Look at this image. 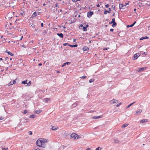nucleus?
Returning a JSON list of instances; mask_svg holds the SVG:
<instances>
[{
  "instance_id": "0e129e2a",
  "label": "nucleus",
  "mask_w": 150,
  "mask_h": 150,
  "mask_svg": "<svg viewBox=\"0 0 150 150\" xmlns=\"http://www.w3.org/2000/svg\"><path fill=\"white\" fill-rule=\"evenodd\" d=\"M97 6L98 7H99L100 6V5L99 4H98L97 5Z\"/></svg>"
},
{
  "instance_id": "37998d69",
  "label": "nucleus",
  "mask_w": 150,
  "mask_h": 150,
  "mask_svg": "<svg viewBox=\"0 0 150 150\" xmlns=\"http://www.w3.org/2000/svg\"><path fill=\"white\" fill-rule=\"evenodd\" d=\"M4 119V117H0V120H1Z\"/></svg>"
},
{
  "instance_id": "ddd939ff",
  "label": "nucleus",
  "mask_w": 150,
  "mask_h": 150,
  "mask_svg": "<svg viewBox=\"0 0 150 150\" xmlns=\"http://www.w3.org/2000/svg\"><path fill=\"white\" fill-rule=\"evenodd\" d=\"M70 64V62H66L64 63L63 65H62L61 66L62 67H64L66 65H69Z\"/></svg>"
},
{
  "instance_id": "680f3d73",
  "label": "nucleus",
  "mask_w": 150,
  "mask_h": 150,
  "mask_svg": "<svg viewBox=\"0 0 150 150\" xmlns=\"http://www.w3.org/2000/svg\"><path fill=\"white\" fill-rule=\"evenodd\" d=\"M137 9L136 8H134V12H136V11Z\"/></svg>"
},
{
  "instance_id": "6ab92c4d",
  "label": "nucleus",
  "mask_w": 150,
  "mask_h": 150,
  "mask_svg": "<svg viewBox=\"0 0 150 150\" xmlns=\"http://www.w3.org/2000/svg\"><path fill=\"white\" fill-rule=\"evenodd\" d=\"M147 122V120L146 119H143L140 121L141 123H143Z\"/></svg>"
},
{
  "instance_id": "69168bd1",
  "label": "nucleus",
  "mask_w": 150,
  "mask_h": 150,
  "mask_svg": "<svg viewBox=\"0 0 150 150\" xmlns=\"http://www.w3.org/2000/svg\"><path fill=\"white\" fill-rule=\"evenodd\" d=\"M109 11H111V9L110 8H109Z\"/></svg>"
},
{
  "instance_id": "e433bc0d",
  "label": "nucleus",
  "mask_w": 150,
  "mask_h": 150,
  "mask_svg": "<svg viewBox=\"0 0 150 150\" xmlns=\"http://www.w3.org/2000/svg\"><path fill=\"white\" fill-rule=\"evenodd\" d=\"M69 44L68 43H64L63 44V45L64 46H66V45H68L69 46Z\"/></svg>"
},
{
  "instance_id": "dca6fc26",
  "label": "nucleus",
  "mask_w": 150,
  "mask_h": 150,
  "mask_svg": "<svg viewBox=\"0 0 150 150\" xmlns=\"http://www.w3.org/2000/svg\"><path fill=\"white\" fill-rule=\"evenodd\" d=\"M37 16V13L36 12H35L32 16V18L35 17Z\"/></svg>"
},
{
  "instance_id": "6e6d98bb",
  "label": "nucleus",
  "mask_w": 150,
  "mask_h": 150,
  "mask_svg": "<svg viewBox=\"0 0 150 150\" xmlns=\"http://www.w3.org/2000/svg\"><path fill=\"white\" fill-rule=\"evenodd\" d=\"M86 150H91L90 148H87Z\"/></svg>"
},
{
  "instance_id": "bf43d9fd",
  "label": "nucleus",
  "mask_w": 150,
  "mask_h": 150,
  "mask_svg": "<svg viewBox=\"0 0 150 150\" xmlns=\"http://www.w3.org/2000/svg\"><path fill=\"white\" fill-rule=\"evenodd\" d=\"M38 65L39 66H41L42 65V64L41 63H40L38 64Z\"/></svg>"
},
{
  "instance_id": "4468645a",
  "label": "nucleus",
  "mask_w": 150,
  "mask_h": 150,
  "mask_svg": "<svg viewBox=\"0 0 150 150\" xmlns=\"http://www.w3.org/2000/svg\"><path fill=\"white\" fill-rule=\"evenodd\" d=\"M57 35L58 36H59V37H60V38H63L64 36L63 34L62 33H57Z\"/></svg>"
},
{
  "instance_id": "e2e57ef3",
  "label": "nucleus",
  "mask_w": 150,
  "mask_h": 150,
  "mask_svg": "<svg viewBox=\"0 0 150 150\" xmlns=\"http://www.w3.org/2000/svg\"><path fill=\"white\" fill-rule=\"evenodd\" d=\"M2 59H3L2 58H0V61H1V60H2Z\"/></svg>"
},
{
  "instance_id": "a878e982",
  "label": "nucleus",
  "mask_w": 150,
  "mask_h": 150,
  "mask_svg": "<svg viewBox=\"0 0 150 150\" xmlns=\"http://www.w3.org/2000/svg\"><path fill=\"white\" fill-rule=\"evenodd\" d=\"M30 118H34L35 117V116L34 115H32L30 116Z\"/></svg>"
},
{
  "instance_id": "4d7b16f0",
  "label": "nucleus",
  "mask_w": 150,
  "mask_h": 150,
  "mask_svg": "<svg viewBox=\"0 0 150 150\" xmlns=\"http://www.w3.org/2000/svg\"><path fill=\"white\" fill-rule=\"evenodd\" d=\"M43 33H47L46 31V30H44L43 31Z\"/></svg>"
},
{
  "instance_id": "052dcab7",
  "label": "nucleus",
  "mask_w": 150,
  "mask_h": 150,
  "mask_svg": "<svg viewBox=\"0 0 150 150\" xmlns=\"http://www.w3.org/2000/svg\"><path fill=\"white\" fill-rule=\"evenodd\" d=\"M23 38V36H22L21 38V39H20V40H21Z\"/></svg>"
},
{
  "instance_id": "2eb2a0df",
  "label": "nucleus",
  "mask_w": 150,
  "mask_h": 150,
  "mask_svg": "<svg viewBox=\"0 0 150 150\" xmlns=\"http://www.w3.org/2000/svg\"><path fill=\"white\" fill-rule=\"evenodd\" d=\"M142 110L141 109H139L136 111V113L137 114H140L141 113Z\"/></svg>"
},
{
  "instance_id": "f8f14e48",
  "label": "nucleus",
  "mask_w": 150,
  "mask_h": 150,
  "mask_svg": "<svg viewBox=\"0 0 150 150\" xmlns=\"http://www.w3.org/2000/svg\"><path fill=\"white\" fill-rule=\"evenodd\" d=\"M83 50L84 51H87L89 50V48L87 46H84L83 48Z\"/></svg>"
},
{
  "instance_id": "774afa93",
  "label": "nucleus",
  "mask_w": 150,
  "mask_h": 150,
  "mask_svg": "<svg viewBox=\"0 0 150 150\" xmlns=\"http://www.w3.org/2000/svg\"><path fill=\"white\" fill-rule=\"evenodd\" d=\"M35 150H40V149H35Z\"/></svg>"
},
{
  "instance_id": "5701e85b",
  "label": "nucleus",
  "mask_w": 150,
  "mask_h": 150,
  "mask_svg": "<svg viewBox=\"0 0 150 150\" xmlns=\"http://www.w3.org/2000/svg\"><path fill=\"white\" fill-rule=\"evenodd\" d=\"M69 46L71 47H77L78 46V45L77 44H75V45H69Z\"/></svg>"
},
{
  "instance_id": "39448f33",
  "label": "nucleus",
  "mask_w": 150,
  "mask_h": 150,
  "mask_svg": "<svg viewBox=\"0 0 150 150\" xmlns=\"http://www.w3.org/2000/svg\"><path fill=\"white\" fill-rule=\"evenodd\" d=\"M93 14V11H90L88 12L87 14L88 17L90 18L91 17Z\"/></svg>"
},
{
  "instance_id": "473e14b6",
  "label": "nucleus",
  "mask_w": 150,
  "mask_h": 150,
  "mask_svg": "<svg viewBox=\"0 0 150 150\" xmlns=\"http://www.w3.org/2000/svg\"><path fill=\"white\" fill-rule=\"evenodd\" d=\"M102 117H102V115H100V116H96V118H97V119H99L100 118Z\"/></svg>"
},
{
  "instance_id": "79ce46f5",
  "label": "nucleus",
  "mask_w": 150,
  "mask_h": 150,
  "mask_svg": "<svg viewBox=\"0 0 150 150\" xmlns=\"http://www.w3.org/2000/svg\"><path fill=\"white\" fill-rule=\"evenodd\" d=\"M28 133H29V134L30 135H31L32 134V132L31 131H29L28 132Z\"/></svg>"
},
{
  "instance_id": "09e8293b",
  "label": "nucleus",
  "mask_w": 150,
  "mask_h": 150,
  "mask_svg": "<svg viewBox=\"0 0 150 150\" xmlns=\"http://www.w3.org/2000/svg\"><path fill=\"white\" fill-rule=\"evenodd\" d=\"M57 4H55L54 5V6H55V7H57L58 8H59V7H58V6H57Z\"/></svg>"
},
{
  "instance_id": "aec40b11",
  "label": "nucleus",
  "mask_w": 150,
  "mask_h": 150,
  "mask_svg": "<svg viewBox=\"0 0 150 150\" xmlns=\"http://www.w3.org/2000/svg\"><path fill=\"white\" fill-rule=\"evenodd\" d=\"M135 103V102H134L131 104H130L129 105H128L126 108V109H127L128 108H129L130 106H131V105H132L133 104H134V103Z\"/></svg>"
},
{
  "instance_id": "49530a36",
  "label": "nucleus",
  "mask_w": 150,
  "mask_h": 150,
  "mask_svg": "<svg viewBox=\"0 0 150 150\" xmlns=\"http://www.w3.org/2000/svg\"><path fill=\"white\" fill-rule=\"evenodd\" d=\"M105 6L106 8H108L109 7V5L108 4H106L105 5Z\"/></svg>"
},
{
  "instance_id": "0eeeda50",
  "label": "nucleus",
  "mask_w": 150,
  "mask_h": 150,
  "mask_svg": "<svg viewBox=\"0 0 150 150\" xmlns=\"http://www.w3.org/2000/svg\"><path fill=\"white\" fill-rule=\"evenodd\" d=\"M126 5H123L122 4H120L119 5V8L120 9L122 8L125 9Z\"/></svg>"
},
{
  "instance_id": "f3484780",
  "label": "nucleus",
  "mask_w": 150,
  "mask_h": 150,
  "mask_svg": "<svg viewBox=\"0 0 150 150\" xmlns=\"http://www.w3.org/2000/svg\"><path fill=\"white\" fill-rule=\"evenodd\" d=\"M114 143H118L119 142V140L117 139H114Z\"/></svg>"
},
{
  "instance_id": "9b49d317",
  "label": "nucleus",
  "mask_w": 150,
  "mask_h": 150,
  "mask_svg": "<svg viewBox=\"0 0 150 150\" xmlns=\"http://www.w3.org/2000/svg\"><path fill=\"white\" fill-rule=\"evenodd\" d=\"M136 23V21H135L133 23V24H131V25H127V27L128 28L129 27H132L134 25V24H135Z\"/></svg>"
},
{
  "instance_id": "1a4fd4ad",
  "label": "nucleus",
  "mask_w": 150,
  "mask_h": 150,
  "mask_svg": "<svg viewBox=\"0 0 150 150\" xmlns=\"http://www.w3.org/2000/svg\"><path fill=\"white\" fill-rule=\"evenodd\" d=\"M16 83V81L15 80L13 81H11L9 83V85H11L13 84H15Z\"/></svg>"
},
{
  "instance_id": "603ef678",
  "label": "nucleus",
  "mask_w": 150,
  "mask_h": 150,
  "mask_svg": "<svg viewBox=\"0 0 150 150\" xmlns=\"http://www.w3.org/2000/svg\"><path fill=\"white\" fill-rule=\"evenodd\" d=\"M109 24H113V22L112 21H111L109 22Z\"/></svg>"
},
{
  "instance_id": "ea45409f",
  "label": "nucleus",
  "mask_w": 150,
  "mask_h": 150,
  "mask_svg": "<svg viewBox=\"0 0 150 150\" xmlns=\"http://www.w3.org/2000/svg\"><path fill=\"white\" fill-rule=\"evenodd\" d=\"M77 105V103H76L72 105H73V106L74 107H75Z\"/></svg>"
},
{
  "instance_id": "de8ad7c7",
  "label": "nucleus",
  "mask_w": 150,
  "mask_h": 150,
  "mask_svg": "<svg viewBox=\"0 0 150 150\" xmlns=\"http://www.w3.org/2000/svg\"><path fill=\"white\" fill-rule=\"evenodd\" d=\"M108 49V48H103V50H107Z\"/></svg>"
},
{
  "instance_id": "338daca9",
  "label": "nucleus",
  "mask_w": 150,
  "mask_h": 150,
  "mask_svg": "<svg viewBox=\"0 0 150 150\" xmlns=\"http://www.w3.org/2000/svg\"><path fill=\"white\" fill-rule=\"evenodd\" d=\"M43 6H45L46 5V4H43Z\"/></svg>"
},
{
  "instance_id": "c03bdc74",
  "label": "nucleus",
  "mask_w": 150,
  "mask_h": 150,
  "mask_svg": "<svg viewBox=\"0 0 150 150\" xmlns=\"http://www.w3.org/2000/svg\"><path fill=\"white\" fill-rule=\"evenodd\" d=\"M95 111H92V110H90L89 112V113H91V112H95Z\"/></svg>"
},
{
  "instance_id": "a18cd8bd",
  "label": "nucleus",
  "mask_w": 150,
  "mask_h": 150,
  "mask_svg": "<svg viewBox=\"0 0 150 150\" xmlns=\"http://www.w3.org/2000/svg\"><path fill=\"white\" fill-rule=\"evenodd\" d=\"M145 39V37H142V38H140V40H142L144 39Z\"/></svg>"
},
{
  "instance_id": "a211bd4d",
  "label": "nucleus",
  "mask_w": 150,
  "mask_h": 150,
  "mask_svg": "<svg viewBox=\"0 0 150 150\" xmlns=\"http://www.w3.org/2000/svg\"><path fill=\"white\" fill-rule=\"evenodd\" d=\"M6 52L8 54L11 55V56H13V54L10 52L8 51L7 50H6Z\"/></svg>"
},
{
  "instance_id": "9d476101",
  "label": "nucleus",
  "mask_w": 150,
  "mask_h": 150,
  "mask_svg": "<svg viewBox=\"0 0 150 150\" xmlns=\"http://www.w3.org/2000/svg\"><path fill=\"white\" fill-rule=\"evenodd\" d=\"M50 100V98H44L43 99V101L45 103H47V102Z\"/></svg>"
},
{
  "instance_id": "4be33fe9",
  "label": "nucleus",
  "mask_w": 150,
  "mask_h": 150,
  "mask_svg": "<svg viewBox=\"0 0 150 150\" xmlns=\"http://www.w3.org/2000/svg\"><path fill=\"white\" fill-rule=\"evenodd\" d=\"M128 125V124L127 123H125L122 126V127L123 128H125V127H127Z\"/></svg>"
},
{
  "instance_id": "a19ab883",
  "label": "nucleus",
  "mask_w": 150,
  "mask_h": 150,
  "mask_svg": "<svg viewBox=\"0 0 150 150\" xmlns=\"http://www.w3.org/2000/svg\"><path fill=\"white\" fill-rule=\"evenodd\" d=\"M8 149V148H2V150H7Z\"/></svg>"
},
{
  "instance_id": "7ed1b4c3",
  "label": "nucleus",
  "mask_w": 150,
  "mask_h": 150,
  "mask_svg": "<svg viewBox=\"0 0 150 150\" xmlns=\"http://www.w3.org/2000/svg\"><path fill=\"white\" fill-rule=\"evenodd\" d=\"M41 139H38L36 143V145L39 146H41Z\"/></svg>"
},
{
  "instance_id": "cd10ccee",
  "label": "nucleus",
  "mask_w": 150,
  "mask_h": 150,
  "mask_svg": "<svg viewBox=\"0 0 150 150\" xmlns=\"http://www.w3.org/2000/svg\"><path fill=\"white\" fill-rule=\"evenodd\" d=\"M31 81H30L28 82V83H27V86H30L31 85Z\"/></svg>"
},
{
  "instance_id": "7c9ffc66",
  "label": "nucleus",
  "mask_w": 150,
  "mask_h": 150,
  "mask_svg": "<svg viewBox=\"0 0 150 150\" xmlns=\"http://www.w3.org/2000/svg\"><path fill=\"white\" fill-rule=\"evenodd\" d=\"M83 31H86L87 30L86 28L85 27V26L83 27Z\"/></svg>"
},
{
  "instance_id": "20e7f679",
  "label": "nucleus",
  "mask_w": 150,
  "mask_h": 150,
  "mask_svg": "<svg viewBox=\"0 0 150 150\" xmlns=\"http://www.w3.org/2000/svg\"><path fill=\"white\" fill-rule=\"evenodd\" d=\"M112 21L113 22L112 26L113 28L116 27L117 25V23L115 21V19L114 18H112Z\"/></svg>"
},
{
  "instance_id": "6e6552de",
  "label": "nucleus",
  "mask_w": 150,
  "mask_h": 150,
  "mask_svg": "<svg viewBox=\"0 0 150 150\" xmlns=\"http://www.w3.org/2000/svg\"><path fill=\"white\" fill-rule=\"evenodd\" d=\"M146 68L145 67H142L139 68L137 71L138 72H141L143 70H145Z\"/></svg>"
},
{
  "instance_id": "72a5a7b5",
  "label": "nucleus",
  "mask_w": 150,
  "mask_h": 150,
  "mask_svg": "<svg viewBox=\"0 0 150 150\" xmlns=\"http://www.w3.org/2000/svg\"><path fill=\"white\" fill-rule=\"evenodd\" d=\"M41 147H42V144H43V143H44V142H43L42 141V139H41Z\"/></svg>"
},
{
  "instance_id": "423d86ee",
  "label": "nucleus",
  "mask_w": 150,
  "mask_h": 150,
  "mask_svg": "<svg viewBox=\"0 0 150 150\" xmlns=\"http://www.w3.org/2000/svg\"><path fill=\"white\" fill-rule=\"evenodd\" d=\"M140 56V54L139 53H137L134 54L133 57L134 59L133 58V60L137 59L138 57Z\"/></svg>"
},
{
  "instance_id": "5fc2aeb1",
  "label": "nucleus",
  "mask_w": 150,
  "mask_h": 150,
  "mask_svg": "<svg viewBox=\"0 0 150 150\" xmlns=\"http://www.w3.org/2000/svg\"><path fill=\"white\" fill-rule=\"evenodd\" d=\"M99 148L100 147H98L96 149V150H99Z\"/></svg>"
},
{
  "instance_id": "8fccbe9b",
  "label": "nucleus",
  "mask_w": 150,
  "mask_h": 150,
  "mask_svg": "<svg viewBox=\"0 0 150 150\" xmlns=\"http://www.w3.org/2000/svg\"><path fill=\"white\" fill-rule=\"evenodd\" d=\"M112 7L113 8V9H115V6H114L113 5H112Z\"/></svg>"
},
{
  "instance_id": "13d9d810",
  "label": "nucleus",
  "mask_w": 150,
  "mask_h": 150,
  "mask_svg": "<svg viewBox=\"0 0 150 150\" xmlns=\"http://www.w3.org/2000/svg\"><path fill=\"white\" fill-rule=\"evenodd\" d=\"M88 26H89L88 25V24H87V25H86V26L85 27H86V28H87L88 27Z\"/></svg>"
},
{
  "instance_id": "393cba45",
  "label": "nucleus",
  "mask_w": 150,
  "mask_h": 150,
  "mask_svg": "<svg viewBox=\"0 0 150 150\" xmlns=\"http://www.w3.org/2000/svg\"><path fill=\"white\" fill-rule=\"evenodd\" d=\"M28 80H26L25 81H23L21 82V83L22 84H26L27 83V81Z\"/></svg>"
},
{
  "instance_id": "58836bf2",
  "label": "nucleus",
  "mask_w": 150,
  "mask_h": 150,
  "mask_svg": "<svg viewBox=\"0 0 150 150\" xmlns=\"http://www.w3.org/2000/svg\"><path fill=\"white\" fill-rule=\"evenodd\" d=\"M80 0H72V1L74 2H76L78 1H80Z\"/></svg>"
},
{
  "instance_id": "f257e3e1",
  "label": "nucleus",
  "mask_w": 150,
  "mask_h": 150,
  "mask_svg": "<svg viewBox=\"0 0 150 150\" xmlns=\"http://www.w3.org/2000/svg\"><path fill=\"white\" fill-rule=\"evenodd\" d=\"M70 136L71 137L74 139H77L79 138V136L77 134L75 133H73L71 134Z\"/></svg>"
},
{
  "instance_id": "c756f323",
  "label": "nucleus",
  "mask_w": 150,
  "mask_h": 150,
  "mask_svg": "<svg viewBox=\"0 0 150 150\" xmlns=\"http://www.w3.org/2000/svg\"><path fill=\"white\" fill-rule=\"evenodd\" d=\"M28 113V110H25L23 112V114H25Z\"/></svg>"
},
{
  "instance_id": "bb28decb",
  "label": "nucleus",
  "mask_w": 150,
  "mask_h": 150,
  "mask_svg": "<svg viewBox=\"0 0 150 150\" xmlns=\"http://www.w3.org/2000/svg\"><path fill=\"white\" fill-rule=\"evenodd\" d=\"M51 129L53 130H56L57 129V128L55 127H52V128H51Z\"/></svg>"
},
{
  "instance_id": "4c0bfd02",
  "label": "nucleus",
  "mask_w": 150,
  "mask_h": 150,
  "mask_svg": "<svg viewBox=\"0 0 150 150\" xmlns=\"http://www.w3.org/2000/svg\"><path fill=\"white\" fill-rule=\"evenodd\" d=\"M92 119H97L96 116H95L93 117H92Z\"/></svg>"
},
{
  "instance_id": "c85d7f7f",
  "label": "nucleus",
  "mask_w": 150,
  "mask_h": 150,
  "mask_svg": "<svg viewBox=\"0 0 150 150\" xmlns=\"http://www.w3.org/2000/svg\"><path fill=\"white\" fill-rule=\"evenodd\" d=\"M110 13V12L109 11H105L104 12V14H107V13Z\"/></svg>"
},
{
  "instance_id": "3c124183",
  "label": "nucleus",
  "mask_w": 150,
  "mask_h": 150,
  "mask_svg": "<svg viewBox=\"0 0 150 150\" xmlns=\"http://www.w3.org/2000/svg\"><path fill=\"white\" fill-rule=\"evenodd\" d=\"M113 29H112V28H111V29H110V31L111 32H112L113 31Z\"/></svg>"
},
{
  "instance_id": "2f4dec72",
  "label": "nucleus",
  "mask_w": 150,
  "mask_h": 150,
  "mask_svg": "<svg viewBox=\"0 0 150 150\" xmlns=\"http://www.w3.org/2000/svg\"><path fill=\"white\" fill-rule=\"evenodd\" d=\"M86 78V76H83L81 77H80V78L82 79H84Z\"/></svg>"
},
{
  "instance_id": "f03ea898",
  "label": "nucleus",
  "mask_w": 150,
  "mask_h": 150,
  "mask_svg": "<svg viewBox=\"0 0 150 150\" xmlns=\"http://www.w3.org/2000/svg\"><path fill=\"white\" fill-rule=\"evenodd\" d=\"M14 13V12L9 13L7 15L6 17L8 18L9 20H10L12 18Z\"/></svg>"
},
{
  "instance_id": "f704fd0d",
  "label": "nucleus",
  "mask_w": 150,
  "mask_h": 150,
  "mask_svg": "<svg viewBox=\"0 0 150 150\" xmlns=\"http://www.w3.org/2000/svg\"><path fill=\"white\" fill-rule=\"evenodd\" d=\"M122 103H119L116 105V107H118L120 105L122 104Z\"/></svg>"
},
{
  "instance_id": "b1692460",
  "label": "nucleus",
  "mask_w": 150,
  "mask_h": 150,
  "mask_svg": "<svg viewBox=\"0 0 150 150\" xmlns=\"http://www.w3.org/2000/svg\"><path fill=\"white\" fill-rule=\"evenodd\" d=\"M112 100L113 101L112 102V103H117L118 102V101L117 100L113 99Z\"/></svg>"
},
{
  "instance_id": "864d4df0",
  "label": "nucleus",
  "mask_w": 150,
  "mask_h": 150,
  "mask_svg": "<svg viewBox=\"0 0 150 150\" xmlns=\"http://www.w3.org/2000/svg\"><path fill=\"white\" fill-rule=\"evenodd\" d=\"M43 23H41V27H43Z\"/></svg>"
},
{
  "instance_id": "412c9836",
  "label": "nucleus",
  "mask_w": 150,
  "mask_h": 150,
  "mask_svg": "<svg viewBox=\"0 0 150 150\" xmlns=\"http://www.w3.org/2000/svg\"><path fill=\"white\" fill-rule=\"evenodd\" d=\"M41 112H42L41 110H37L35 111V112L36 114H39V113H40Z\"/></svg>"
},
{
  "instance_id": "c9c22d12",
  "label": "nucleus",
  "mask_w": 150,
  "mask_h": 150,
  "mask_svg": "<svg viewBox=\"0 0 150 150\" xmlns=\"http://www.w3.org/2000/svg\"><path fill=\"white\" fill-rule=\"evenodd\" d=\"M94 81V79H90L89 81V82L91 83Z\"/></svg>"
}]
</instances>
